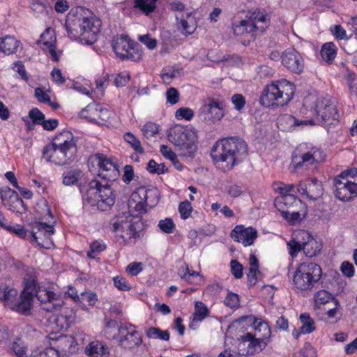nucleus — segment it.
<instances>
[{
	"mask_svg": "<svg viewBox=\"0 0 357 357\" xmlns=\"http://www.w3.org/2000/svg\"><path fill=\"white\" fill-rule=\"evenodd\" d=\"M12 69L15 72H16L19 74L20 78L22 80H24L25 82L28 81L29 77H28L25 66L22 61H17L14 62Z\"/></svg>",
	"mask_w": 357,
	"mask_h": 357,
	"instance_id": "62",
	"label": "nucleus"
},
{
	"mask_svg": "<svg viewBox=\"0 0 357 357\" xmlns=\"http://www.w3.org/2000/svg\"><path fill=\"white\" fill-rule=\"evenodd\" d=\"M146 335L149 338L159 339L164 341H168L170 335L167 330L162 331L159 328L150 327L146 331Z\"/></svg>",
	"mask_w": 357,
	"mask_h": 357,
	"instance_id": "47",
	"label": "nucleus"
},
{
	"mask_svg": "<svg viewBox=\"0 0 357 357\" xmlns=\"http://www.w3.org/2000/svg\"><path fill=\"white\" fill-rule=\"evenodd\" d=\"M313 300L314 307L321 309L325 305L333 303L337 299L328 291L321 289L314 293Z\"/></svg>",
	"mask_w": 357,
	"mask_h": 357,
	"instance_id": "36",
	"label": "nucleus"
},
{
	"mask_svg": "<svg viewBox=\"0 0 357 357\" xmlns=\"http://www.w3.org/2000/svg\"><path fill=\"white\" fill-rule=\"evenodd\" d=\"M101 25V20L93 15L85 17L78 13L75 15L72 11L66 20L68 36L86 45H92L98 40Z\"/></svg>",
	"mask_w": 357,
	"mask_h": 357,
	"instance_id": "3",
	"label": "nucleus"
},
{
	"mask_svg": "<svg viewBox=\"0 0 357 357\" xmlns=\"http://www.w3.org/2000/svg\"><path fill=\"white\" fill-rule=\"evenodd\" d=\"M248 155L247 145L239 138L229 137L216 142L211 149V158L223 172L231 170Z\"/></svg>",
	"mask_w": 357,
	"mask_h": 357,
	"instance_id": "2",
	"label": "nucleus"
},
{
	"mask_svg": "<svg viewBox=\"0 0 357 357\" xmlns=\"http://www.w3.org/2000/svg\"><path fill=\"white\" fill-rule=\"evenodd\" d=\"M123 139L128 143L131 147L138 153L143 154L144 149L140 141L130 132L124 134Z\"/></svg>",
	"mask_w": 357,
	"mask_h": 357,
	"instance_id": "48",
	"label": "nucleus"
},
{
	"mask_svg": "<svg viewBox=\"0 0 357 357\" xmlns=\"http://www.w3.org/2000/svg\"><path fill=\"white\" fill-rule=\"evenodd\" d=\"M29 116L31 119L33 123L36 125H40L41 122L45 119V114L36 107L29 111Z\"/></svg>",
	"mask_w": 357,
	"mask_h": 357,
	"instance_id": "63",
	"label": "nucleus"
},
{
	"mask_svg": "<svg viewBox=\"0 0 357 357\" xmlns=\"http://www.w3.org/2000/svg\"><path fill=\"white\" fill-rule=\"evenodd\" d=\"M119 326L115 319H111L108 317L104 318L103 333L105 337L109 340H116L119 336Z\"/></svg>",
	"mask_w": 357,
	"mask_h": 357,
	"instance_id": "35",
	"label": "nucleus"
},
{
	"mask_svg": "<svg viewBox=\"0 0 357 357\" xmlns=\"http://www.w3.org/2000/svg\"><path fill=\"white\" fill-rule=\"evenodd\" d=\"M333 182L337 199L348 202L357 197V169L341 172L333 178Z\"/></svg>",
	"mask_w": 357,
	"mask_h": 357,
	"instance_id": "8",
	"label": "nucleus"
},
{
	"mask_svg": "<svg viewBox=\"0 0 357 357\" xmlns=\"http://www.w3.org/2000/svg\"><path fill=\"white\" fill-rule=\"evenodd\" d=\"M112 47L116 56L123 61H139L142 59V47L127 35L115 36L112 40Z\"/></svg>",
	"mask_w": 357,
	"mask_h": 357,
	"instance_id": "10",
	"label": "nucleus"
},
{
	"mask_svg": "<svg viewBox=\"0 0 357 357\" xmlns=\"http://www.w3.org/2000/svg\"><path fill=\"white\" fill-rule=\"evenodd\" d=\"M35 296L41 304L47 305V307H43L47 312L57 311L64 304L61 292L53 282L39 284L36 289Z\"/></svg>",
	"mask_w": 357,
	"mask_h": 357,
	"instance_id": "12",
	"label": "nucleus"
},
{
	"mask_svg": "<svg viewBox=\"0 0 357 357\" xmlns=\"http://www.w3.org/2000/svg\"><path fill=\"white\" fill-rule=\"evenodd\" d=\"M142 131L146 138H150L158 133L159 126L153 122H148L143 126Z\"/></svg>",
	"mask_w": 357,
	"mask_h": 357,
	"instance_id": "58",
	"label": "nucleus"
},
{
	"mask_svg": "<svg viewBox=\"0 0 357 357\" xmlns=\"http://www.w3.org/2000/svg\"><path fill=\"white\" fill-rule=\"evenodd\" d=\"M158 0H135L134 8H138L146 15L153 13Z\"/></svg>",
	"mask_w": 357,
	"mask_h": 357,
	"instance_id": "44",
	"label": "nucleus"
},
{
	"mask_svg": "<svg viewBox=\"0 0 357 357\" xmlns=\"http://www.w3.org/2000/svg\"><path fill=\"white\" fill-rule=\"evenodd\" d=\"M20 44L15 36L6 35L0 38V51L7 55L15 54Z\"/></svg>",
	"mask_w": 357,
	"mask_h": 357,
	"instance_id": "31",
	"label": "nucleus"
},
{
	"mask_svg": "<svg viewBox=\"0 0 357 357\" xmlns=\"http://www.w3.org/2000/svg\"><path fill=\"white\" fill-rule=\"evenodd\" d=\"M114 113L109 109L103 107L101 105L97 116L96 124L100 126H109L112 124V118Z\"/></svg>",
	"mask_w": 357,
	"mask_h": 357,
	"instance_id": "46",
	"label": "nucleus"
},
{
	"mask_svg": "<svg viewBox=\"0 0 357 357\" xmlns=\"http://www.w3.org/2000/svg\"><path fill=\"white\" fill-rule=\"evenodd\" d=\"M178 212L181 219L186 220L189 218L192 212V206L190 202L188 200L181 202L178 205Z\"/></svg>",
	"mask_w": 357,
	"mask_h": 357,
	"instance_id": "54",
	"label": "nucleus"
},
{
	"mask_svg": "<svg viewBox=\"0 0 357 357\" xmlns=\"http://www.w3.org/2000/svg\"><path fill=\"white\" fill-rule=\"evenodd\" d=\"M325 159V153L321 149L312 147L305 150L299 146L293 152L291 166L294 172L307 170L311 166L321 162Z\"/></svg>",
	"mask_w": 357,
	"mask_h": 357,
	"instance_id": "11",
	"label": "nucleus"
},
{
	"mask_svg": "<svg viewBox=\"0 0 357 357\" xmlns=\"http://www.w3.org/2000/svg\"><path fill=\"white\" fill-rule=\"evenodd\" d=\"M29 236L31 243L45 249H50L54 245L52 236L55 233V229L52 225L35 222L32 224Z\"/></svg>",
	"mask_w": 357,
	"mask_h": 357,
	"instance_id": "13",
	"label": "nucleus"
},
{
	"mask_svg": "<svg viewBox=\"0 0 357 357\" xmlns=\"http://www.w3.org/2000/svg\"><path fill=\"white\" fill-rule=\"evenodd\" d=\"M230 236L234 241L248 247L254 243L258 234L257 229L252 227H245L243 225H238L231 230Z\"/></svg>",
	"mask_w": 357,
	"mask_h": 357,
	"instance_id": "21",
	"label": "nucleus"
},
{
	"mask_svg": "<svg viewBox=\"0 0 357 357\" xmlns=\"http://www.w3.org/2000/svg\"><path fill=\"white\" fill-rule=\"evenodd\" d=\"M275 190L279 195H293L295 192V185L294 184H285L284 183H275L273 185Z\"/></svg>",
	"mask_w": 357,
	"mask_h": 357,
	"instance_id": "57",
	"label": "nucleus"
},
{
	"mask_svg": "<svg viewBox=\"0 0 357 357\" xmlns=\"http://www.w3.org/2000/svg\"><path fill=\"white\" fill-rule=\"evenodd\" d=\"M33 294L27 291H22L19 298L17 297L15 303H13L10 310L22 315H29L33 307Z\"/></svg>",
	"mask_w": 357,
	"mask_h": 357,
	"instance_id": "24",
	"label": "nucleus"
},
{
	"mask_svg": "<svg viewBox=\"0 0 357 357\" xmlns=\"http://www.w3.org/2000/svg\"><path fill=\"white\" fill-rule=\"evenodd\" d=\"M100 104L93 102L89 103L85 108L81 110L79 115L82 118L89 122L96 123Z\"/></svg>",
	"mask_w": 357,
	"mask_h": 357,
	"instance_id": "39",
	"label": "nucleus"
},
{
	"mask_svg": "<svg viewBox=\"0 0 357 357\" xmlns=\"http://www.w3.org/2000/svg\"><path fill=\"white\" fill-rule=\"evenodd\" d=\"M139 221H135L130 215L120 216L112 223V231L115 234L117 243L121 245L129 244L132 239L139 237Z\"/></svg>",
	"mask_w": 357,
	"mask_h": 357,
	"instance_id": "9",
	"label": "nucleus"
},
{
	"mask_svg": "<svg viewBox=\"0 0 357 357\" xmlns=\"http://www.w3.org/2000/svg\"><path fill=\"white\" fill-rule=\"evenodd\" d=\"M31 357H60L58 350L53 347H47L44 351L37 354L32 355Z\"/></svg>",
	"mask_w": 357,
	"mask_h": 357,
	"instance_id": "64",
	"label": "nucleus"
},
{
	"mask_svg": "<svg viewBox=\"0 0 357 357\" xmlns=\"http://www.w3.org/2000/svg\"><path fill=\"white\" fill-rule=\"evenodd\" d=\"M303 242H299L295 239H291L287 243V248L289 255L294 258L298 252L303 250Z\"/></svg>",
	"mask_w": 357,
	"mask_h": 357,
	"instance_id": "53",
	"label": "nucleus"
},
{
	"mask_svg": "<svg viewBox=\"0 0 357 357\" xmlns=\"http://www.w3.org/2000/svg\"><path fill=\"white\" fill-rule=\"evenodd\" d=\"M60 310L61 312L56 316L54 322L59 329L67 331L74 322L75 313L72 309L63 306Z\"/></svg>",
	"mask_w": 357,
	"mask_h": 357,
	"instance_id": "29",
	"label": "nucleus"
},
{
	"mask_svg": "<svg viewBox=\"0 0 357 357\" xmlns=\"http://www.w3.org/2000/svg\"><path fill=\"white\" fill-rule=\"evenodd\" d=\"M231 272L236 279H241L243 276V266L236 259H232L230 261Z\"/></svg>",
	"mask_w": 357,
	"mask_h": 357,
	"instance_id": "59",
	"label": "nucleus"
},
{
	"mask_svg": "<svg viewBox=\"0 0 357 357\" xmlns=\"http://www.w3.org/2000/svg\"><path fill=\"white\" fill-rule=\"evenodd\" d=\"M179 28L182 29V33L185 35H190L194 33L196 29V22L191 14H187L182 17L178 22Z\"/></svg>",
	"mask_w": 357,
	"mask_h": 357,
	"instance_id": "43",
	"label": "nucleus"
},
{
	"mask_svg": "<svg viewBox=\"0 0 357 357\" xmlns=\"http://www.w3.org/2000/svg\"><path fill=\"white\" fill-rule=\"evenodd\" d=\"M83 176V172L79 167H70L63 173L62 183L64 185H76Z\"/></svg>",
	"mask_w": 357,
	"mask_h": 357,
	"instance_id": "34",
	"label": "nucleus"
},
{
	"mask_svg": "<svg viewBox=\"0 0 357 357\" xmlns=\"http://www.w3.org/2000/svg\"><path fill=\"white\" fill-rule=\"evenodd\" d=\"M107 249V245L102 239L93 241L89 245V250L86 253L89 259H100L98 256L100 253Z\"/></svg>",
	"mask_w": 357,
	"mask_h": 357,
	"instance_id": "42",
	"label": "nucleus"
},
{
	"mask_svg": "<svg viewBox=\"0 0 357 357\" xmlns=\"http://www.w3.org/2000/svg\"><path fill=\"white\" fill-rule=\"evenodd\" d=\"M293 357H317L315 349L310 342H305L302 349L295 352Z\"/></svg>",
	"mask_w": 357,
	"mask_h": 357,
	"instance_id": "50",
	"label": "nucleus"
},
{
	"mask_svg": "<svg viewBox=\"0 0 357 357\" xmlns=\"http://www.w3.org/2000/svg\"><path fill=\"white\" fill-rule=\"evenodd\" d=\"M43 158L49 162L54 163L56 165H67L61 153L59 146L54 144V139L52 141L44 146L43 149Z\"/></svg>",
	"mask_w": 357,
	"mask_h": 357,
	"instance_id": "27",
	"label": "nucleus"
},
{
	"mask_svg": "<svg viewBox=\"0 0 357 357\" xmlns=\"http://www.w3.org/2000/svg\"><path fill=\"white\" fill-rule=\"evenodd\" d=\"M56 36L54 30L51 27H48L41 33L40 39L36 43L38 45H43L45 47L44 50L47 51L52 59L57 61H59V56L56 52Z\"/></svg>",
	"mask_w": 357,
	"mask_h": 357,
	"instance_id": "25",
	"label": "nucleus"
},
{
	"mask_svg": "<svg viewBox=\"0 0 357 357\" xmlns=\"http://www.w3.org/2000/svg\"><path fill=\"white\" fill-rule=\"evenodd\" d=\"M231 25L233 33L236 36H243L245 33H250L252 36L256 34L254 31L255 25L250 24L248 19L233 22Z\"/></svg>",
	"mask_w": 357,
	"mask_h": 357,
	"instance_id": "37",
	"label": "nucleus"
},
{
	"mask_svg": "<svg viewBox=\"0 0 357 357\" xmlns=\"http://www.w3.org/2000/svg\"><path fill=\"white\" fill-rule=\"evenodd\" d=\"M87 165L89 171L97 175L88 184V189L83 199L89 205L106 211L114 206L116 201L114 190L109 181L116 180L120 176L117 159L102 152L93 153L89 155Z\"/></svg>",
	"mask_w": 357,
	"mask_h": 357,
	"instance_id": "1",
	"label": "nucleus"
},
{
	"mask_svg": "<svg viewBox=\"0 0 357 357\" xmlns=\"http://www.w3.org/2000/svg\"><path fill=\"white\" fill-rule=\"evenodd\" d=\"M54 144L59 146L67 165L75 160L77 147L70 132L63 131L56 135L54 138Z\"/></svg>",
	"mask_w": 357,
	"mask_h": 357,
	"instance_id": "17",
	"label": "nucleus"
},
{
	"mask_svg": "<svg viewBox=\"0 0 357 357\" xmlns=\"http://www.w3.org/2000/svg\"><path fill=\"white\" fill-rule=\"evenodd\" d=\"M160 229L165 234H172L176 229V225L173 220L170 218H166L160 220L158 225Z\"/></svg>",
	"mask_w": 357,
	"mask_h": 357,
	"instance_id": "51",
	"label": "nucleus"
},
{
	"mask_svg": "<svg viewBox=\"0 0 357 357\" xmlns=\"http://www.w3.org/2000/svg\"><path fill=\"white\" fill-rule=\"evenodd\" d=\"M168 140L180 152L181 156L194 158L198 145L197 131L187 126L176 125L167 132Z\"/></svg>",
	"mask_w": 357,
	"mask_h": 357,
	"instance_id": "4",
	"label": "nucleus"
},
{
	"mask_svg": "<svg viewBox=\"0 0 357 357\" xmlns=\"http://www.w3.org/2000/svg\"><path fill=\"white\" fill-rule=\"evenodd\" d=\"M167 102L173 105L179 101L180 93L177 89L174 87L169 88L166 91Z\"/></svg>",
	"mask_w": 357,
	"mask_h": 357,
	"instance_id": "61",
	"label": "nucleus"
},
{
	"mask_svg": "<svg viewBox=\"0 0 357 357\" xmlns=\"http://www.w3.org/2000/svg\"><path fill=\"white\" fill-rule=\"evenodd\" d=\"M282 65L289 71L301 74L305 66L302 54L293 47L286 49L281 55Z\"/></svg>",
	"mask_w": 357,
	"mask_h": 357,
	"instance_id": "19",
	"label": "nucleus"
},
{
	"mask_svg": "<svg viewBox=\"0 0 357 357\" xmlns=\"http://www.w3.org/2000/svg\"><path fill=\"white\" fill-rule=\"evenodd\" d=\"M199 116L207 123H214L221 120L224 113L220 107V102L213 98L210 99L207 104H204L200 107Z\"/></svg>",
	"mask_w": 357,
	"mask_h": 357,
	"instance_id": "22",
	"label": "nucleus"
},
{
	"mask_svg": "<svg viewBox=\"0 0 357 357\" xmlns=\"http://www.w3.org/2000/svg\"><path fill=\"white\" fill-rule=\"evenodd\" d=\"M295 86L285 79L273 82L263 89L259 101L264 107L287 105L294 97Z\"/></svg>",
	"mask_w": 357,
	"mask_h": 357,
	"instance_id": "5",
	"label": "nucleus"
},
{
	"mask_svg": "<svg viewBox=\"0 0 357 357\" xmlns=\"http://www.w3.org/2000/svg\"><path fill=\"white\" fill-rule=\"evenodd\" d=\"M209 315V310L206 305L202 301H196L195 305V312L192 314V320L195 322L203 321Z\"/></svg>",
	"mask_w": 357,
	"mask_h": 357,
	"instance_id": "45",
	"label": "nucleus"
},
{
	"mask_svg": "<svg viewBox=\"0 0 357 357\" xmlns=\"http://www.w3.org/2000/svg\"><path fill=\"white\" fill-rule=\"evenodd\" d=\"M299 234L303 239L307 238L306 241H303V251L306 257H312L316 256L322 248V245L314 239L312 235L305 231H301Z\"/></svg>",
	"mask_w": 357,
	"mask_h": 357,
	"instance_id": "28",
	"label": "nucleus"
},
{
	"mask_svg": "<svg viewBox=\"0 0 357 357\" xmlns=\"http://www.w3.org/2000/svg\"><path fill=\"white\" fill-rule=\"evenodd\" d=\"M160 193L155 187L146 188L140 186L131 194L128 200V206L136 215H142L147 212V207L153 208L159 202Z\"/></svg>",
	"mask_w": 357,
	"mask_h": 357,
	"instance_id": "7",
	"label": "nucleus"
},
{
	"mask_svg": "<svg viewBox=\"0 0 357 357\" xmlns=\"http://www.w3.org/2000/svg\"><path fill=\"white\" fill-rule=\"evenodd\" d=\"M2 204L13 213H26L28 207L17 192L9 187L2 188L0 191Z\"/></svg>",
	"mask_w": 357,
	"mask_h": 357,
	"instance_id": "18",
	"label": "nucleus"
},
{
	"mask_svg": "<svg viewBox=\"0 0 357 357\" xmlns=\"http://www.w3.org/2000/svg\"><path fill=\"white\" fill-rule=\"evenodd\" d=\"M89 357H108L109 350L102 342L96 340L90 342L85 349Z\"/></svg>",
	"mask_w": 357,
	"mask_h": 357,
	"instance_id": "32",
	"label": "nucleus"
},
{
	"mask_svg": "<svg viewBox=\"0 0 357 357\" xmlns=\"http://www.w3.org/2000/svg\"><path fill=\"white\" fill-rule=\"evenodd\" d=\"M224 303L231 309H237L240 305L238 295L232 292L228 293L225 298Z\"/></svg>",
	"mask_w": 357,
	"mask_h": 357,
	"instance_id": "56",
	"label": "nucleus"
},
{
	"mask_svg": "<svg viewBox=\"0 0 357 357\" xmlns=\"http://www.w3.org/2000/svg\"><path fill=\"white\" fill-rule=\"evenodd\" d=\"M306 206L305 208H295L288 211L283 212L281 214L282 217L290 222L291 224H295L300 222L306 215Z\"/></svg>",
	"mask_w": 357,
	"mask_h": 357,
	"instance_id": "41",
	"label": "nucleus"
},
{
	"mask_svg": "<svg viewBox=\"0 0 357 357\" xmlns=\"http://www.w3.org/2000/svg\"><path fill=\"white\" fill-rule=\"evenodd\" d=\"M274 205L281 214L295 208L305 207V204L294 195H280L275 198Z\"/></svg>",
	"mask_w": 357,
	"mask_h": 357,
	"instance_id": "23",
	"label": "nucleus"
},
{
	"mask_svg": "<svg viewBox=\"0 0 357 357\" xmlns=\"http://www.w3.org/2000/svg\"><path fill=\"white\" fill-rule=\"evenodd\" d=\"M119 336L117 337L119 345L125 349H132L139 347L143 342L142 335L137 331L135 326L124 323L119 326Z\"/></svg>",
	"mask_w": 357,
	"mask_h": 357,
	"instance_id": "15",
	"label": "nucleus"
},
{
	"mask_svg": "<svg viewBox=\"0 0 357 357\" xmlns=\"http://www.w3.org/2000/svg\"><path fill=\"white\" fill-rule=\"evenodd\" d=\"M195 116L194 111L190 107H180L175 113V117L178 120L191 121Z\"/></svg>",
	"mask_w": 357,
	"mask_h": 357,
	"instance_id": "52",
	"label": "nucleus"
},
{
	"mask_svg": "<svg viewBox=\"0 0 357 357\" xmlns=\"http://www.w3.org/2000/svg\"><path fill=\"white\" fill-rule=\"evenodd\" d=\"M322 276V269L316 263L304 261L296 268L294 277V287L299 291H312L319 283Z\"/></svg>",
	"mask_w": 357,
	"mask_h": 357,
	"instance_id": "6",
	"label": "nucleus"
},
{
	"mask_svg": "<svg viewBox=\"0 0 357 357\" xmlns=\"http://www.w3.org/2000/svg\"><path fill=\"white\" fill-rule=\"evenodd\" d=\"M313 116L322 122L333 123L338 121L340 114L334 102L329 96L319 97L313 107Z\"/></svg>",
	"mask_w": 357,
	"mask_h": 357,
	"instance_id": "14",
	"label": "nucleus"
},
{
	"mask_svg": "<svg viewBox=\"0 0 357 357\" xmlns=\"http://www.w3.org/2000/svg\"><path fill=\"white\" fill-rule=\"evenodd\" d=\"M181 277L187 280L189 283H194L195 279L197 278L199 274L195 271L190 270L188 265H185V268L180 270Z\"/></svg>",
	"mask_w": 357,
	"mask_h": 357,
	"instance_id": "55",
	"label": "nucleus"
},
{
	"mask_svg": "<svg viewBox=\"0 0 357 357\" xmlns=\"http://www.w3.org/2000/svg\"><path fill=\"white\" fill-rule=\"evenodd\" d=\"M299 320L301 324L299 327L300 333L310 334L315 331V322L307 312H304L300 314Z\"/></svg>",
	"mask_w": 357,
	"mask_h": 357,
	"instance_id": "40",
	"label": "nucleus"
},
{
	"mask_svg": "<svg viewBox=\"0 0 357 357\" xmlns=\"http://www.w3.org/2000/svg\"><path fill=\"white\" fill-rule=\"evenodd\" d=\"M314 121L310 118L305 120H299L290 114H283L278 119V128L282 130H294L296 127L314 125Z\"/></svg>",
	"mask_w": 357,
	"mask_h": 357,
	"instance_id": "26",
	"label": "nucleus"
},
{
	"mask_svg": "<svg viewBox=\"0 0 357 357\" xmlns=\"http://www.w3.org/2000/svg\"><path fill=\"white\" fill-rule=\"evenodd\" d=\"M323 185L316 178H308L298 183L297 192L311 200H317L323 195Z\"/></svg>",
	"mask_w": 357,
	"mask_h": 357,
	"instance_id": "20",
	"label": "nucleus"
},
{
	"mask_svg": "<svg viewBox=\"0 0 357 357\" xmlns=\"http://www.w3.org/2000/svg\"><path fill=\"white\" fill-rule=\"evenodd\" d=\"M264 338L256 337L255 335L247 333L238 339V349L234 356H252L260 353L266 346Z\"/></svg>",
	"mask_w": 357,
	"mask_h": 357,
	"instance_id": "16",
	"label": "nucleus"
},
{
	"mask_svg": "<svg viewBox=\"0 0 357 357\" xmlns=\"http://www.w3.org/2000/svg\"><path fill=\"white\" fill-rule=\"evenodd\" d=\"M337 54V47L333 42H327L322 45L320 50V56L328 65L334 63Z\"/></svg>",
	"mask_w": 357,
	"mask_h": 357,
	"instance_id": "33",
	"label": "nucleus"
},
{
	"mask_svg": "<svg viewBox=\"0 0 357 357\" xmlns=\"http://www.w3.org/2000/svg\"><path fill=\"white\" fill-rule=\"evenodd\" d=\"M250 24L255 25L254 31L256 34L258 32H264L268 26L266 13L264 10H257L251 13L248 18Z\"/></svg>",
	"mask_w": 357,
	"mask_h": 357,
	"instance_id": "30",
	"label": "nucleus"
},
{
	"mask_svg": "<svg viewBox=\"0 0 357 357\" xmlns=\"http://www.w3.org/2000/svg\"><path fill=\"white\" fill-rule=\"evenodd\" d=\"M9 233L14 234L22 239L27 238L29 240V231L24 227V226L20 224H15L14 225H8L6 227V230Z\"/></svg>",
	"mask_w": 357,
	"mask_h": 357,
	"instance_id": "49",
	"label": "nucleus"
},
{
	"mask_svg": "<svg viewBox=\"0 0 357 357\" xmlns=\"http://www.w3.org/2000/svg\"><path fill=\"white\" fill-rule=\"evenodd\" d=\"M17 296V291L16 289L5 286L0 287V300L3 302L6 307L10 310L13 303H15Z\"/></svg>",
	"mask_w": 357,
	"mask_h": 357,
	"instance_id": "38",
	"label": "nucleus"
},
{
	"mask_svg": "<svg viewBox=\"0 0 357 357\" xmlns=\"http://www.w3.org/2000/svg\"><path fill=\"white\" fill-rule=\"evenodd\" d=\"M114 284L120 291H129L131 289L130 284L128 282L127 280L121 276L116 275L113 278Z\"/></svg>",
	"mask_w": 357,
	"mask_h": 357,
	"instance_id": "60",
	"label": "nucleus"
}]
</instances>
